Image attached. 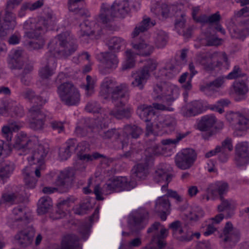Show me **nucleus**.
I'll return each mask as SVG.
<instances>
[{
    "mask_svg": "<svg viewBox=\"0 0 249 249\" xmlns=\"http://www.w3.org/2000/svg\"><path fill=\"white\" fill-rule=\"evenodd\" d=\"M100 94L105 99H110L112 103L117 102V106H125L129 98L128 85L117 82L109 78L105 79L101 85Z\"/></svg>",
    "mask_w": 249,
    "mask_h": 249,
    "instance_id": "obj_1",
    "label": "nucleus"
},
{
    "mask_svg": "<svg viewBox=\"0 0 249 249\" xmlns=\"http://www.w3.org/2000/svg\"><path fill=\"white\" fill-rule=\"evenodd\" d=\"M49 46L53 48L54 51L64 57L70 55L77 48L75 40H70L69 33L67 32L57 35Z\"/></svg>",
    "mask_w": 249,
    "mask_h": 249,
    "instance_id": "obj_2",
    "label": "nucleus"
},
{
    "mask_svg": "<svg viewBox=\"0 0 249 249\" xmlns=\"http://www.w3.org/2000/svg\"><path fill=\"white\" fill-rule=\"evenodd\" d=\"M57 93L61 101L67 106H75L80 102L79 91L71 82H64L60 84L57 87Z\"/></svg>",
    "mask_w": 249,
    "mask_h": 249,
    "instance_id": "obj_3",
    "label": "nucleus"
},
{
    "mask_svg": "<svg viewBox=\"0 0 249 249\" xmlns=\"http://www.w3.org/2000/svg\"><path fill=\"white\" fill-rule=\"evenodd\" d=\"M157 63L155 60L148 59L145 65L132 74L134 80L131 82L133 87L142 90L144 85L150 76V72L156 70Z\"/></svg>",
    "mask_w": 249,
    "mask_h": 249,
    "instance_id": "obj_4",
    "label": "nucleus"
},
{
    "mask_svg": "<svg viewBox=\"0 0 249 249\" xmlns=\"http://www.w3.org/2000/svg\"><path fill=\"white\" fill-rule=\"evenodd\" d=\"M74 175V172L72 170L61 172L57 177L55 181L57 188L45 187L43 188L42 192L47 194H52L57 190L60 193L68 192L71 187Z\"/></svg>",
    "mask_w": 249,
    "mask_h": 249,
    "instance_id": "obj_5",
    "label": "nucleus"
},
{
    "mask_svg": "<svg viewBox=\"0 0 249 249\" xmlns=\"http://www.w3.org/2000/svg\"><path fill=\"white\" fill-rule=\"evenodd\" d=\"M153 96L155 100H164L167 106H170L178 98V90L165 83L157 84L154 87Z\"/></svg>",
    "mask_w": 249,
    "mask_h": 249,
    "instance_id": "obj_6",
    "label": "nucleus"
},
{
    "mask_svg": "<svg viewBox=\"0 0 249 249\" xmlns=\"http://www.w3.org/2000/svg\"><path fill=\"white\" fill-rule=\"evenodd\" d=\"M149 218L148 212L143 208H140L133 212L129 216L128 227L132 233H138L146 226L145 221Z\"/></svg>",
    "mask_w": 249,
    "mask_h": 249,
    "instance_id": "obj_7",
    "label": "nucleus"
},
{
    "mask_svg": "<svg viewBox=\"0 0 249 249\" xmlns=\"http://www.w3.org/2000/svg\"><path fill=\"white\" fill-rule=\"evenodd\" d=\"M219 237L222 239L225 247L231 249L239 241L240 238V232L239 230L234 228L231 222H227Z\"/></svg>",
    "mask_w": 249,
    "mask_h": 249,
    "instance_id": "obj_8",
    "label": "nucleus"
},
{
    "mask_svg": "<svg viewBox=\"0 0 249 249\" xmlns=\"http://www.w3.org/2000/svg\"><path fill=\"white\" fill-rule=\"evenodd\" d=\"M223 56L225 60L226 57L224 53H210L208 52L200 53L196 57V63L203 67L206 71H212L214 70L215 66L213 61V58Z\"/></svg>",
    "mask_w": 249,
    "mask_h": 249,
    "instance_id": "obj_9",
    "label": "nucleus"
},
{
    "mask_svg": "<svg viewBox=\"0 0 249 249\" xmlns=\"http://www.w3.org/2000/svg\"><path fill=\"white\" fill-rule=\"evenodd\" d=\"M196 158V154L195 150L187 148L177 155L175 162L178 168L185 170L192 166Z\"/></svg>",
    "mask_w": 249,
    "mask_h": 249,
    "instance_id": "obj_10",
    "label": "nucleus"
},
{
    "mask_svg": "<svg viewBox=\"0 0 249 249\" xmlns=\"http://www.w3.org/2000/svg\"><path fill=\"white\" fill-rule=\"evenodd\" d=\"M12 11L5 8L4 14L0 18V37L5 36L7 31L13 30L17 24L16 15Z\"/></svg>",
    "mask_w": 249,
    "mask_h": 249,
    "instance_id": "obj_11",
    "label": "nucleus"
},
{
    "mask_svg": "<svg viewBox=\"0 0 249 249\" xmlns=\"http://www.w3.org/2000/svg\"><path fill=\"white\" fill-rule=\"evenodd\" d=\"M130 188L126 178L122 177L111 178L104 186V189L107 194H110L113 191L120 192L124 190H129Z\"/></svg>",
    "mask_w": 249,
    "mask_h": 249,
    "instance_id": "obj_12",
    "label": "nucleus"
},
{
    "mask_svg": "<svg viewBox=\"0 0 249 249\" xmlns=\"http://www.w3.org/2000/svg\"><path fill=\"white\" fill-rule=\"evenodd\" d=\"M24 28L27 30L25 32L24 36L35 39L42 38V35L47 31L45 27L38 22L34 24L31 22H26L24 24Z\"/></svg>",
    "mask_w": 249,
    "mask_h": 249,
    "instance_id": "obj_13",
    "label": "nucleus"
},
{
    "mask_svg": "<svg viewBox=\"0 0 249 249\" xmlns=\"http://www.w3.org/2000/svg\"><path fill=\"white\" fill-rule=\"evenodd\" d=\"M35 231L34 227L29 226L16 234L15 237V239L20 246L25 248L31 244L35 234Z\"/></svg>",
    "mask_w": 249,
    "mask_h": 249,
    "instance_id": "obj_14",
    "label": "nucleus"
},
{
    "mask_svg": "<svg viewBox=\"0 0 249 249\" xmlns=\"http://www.w3.org/2000/svg\"><path fill=\"white\" fill-rule=\"evenodd\" d=\"M142 129L136 125L127 124L124 126L123 129V136L124 137L123 141H121L122 148L127 146L129 138L137 139L142 134Z\"/></svg>",
    "mask_w": 249,
    "mask_h": 249,
    "instance_id": "obj_15",
    "label": "nucleus"
},
{
    "mask_svg": "<svg viewBox=\"0 0 249 249\" xmlns=\"http://www.w3.org/2000/svg\"><path fill=\"white\" fill-rule=\"evenodd\" d=\"M235 160L238 166H243L249 162V147L247 142L237 145Z\"/></svg>",
    "mask_w": 249,
    "mask_h": 249,
    "instance_id": "obj_16",
    "label": "nucleus"
},
{
    "mask_svg": "<svg viewBox=\"0 0 249 249\" xmlns=\"http://www.w3.org/2000/svg\"><path fill=\"white\" fill-rule=\"evenodd\" d=\"M171 178V175L168 173V170L163 166H159L155 171L153 177L154 181L157 183H164L161 185L162 190H165L167 189Z\"/></svg>",
    "mask_w": 249,
    "mask_h": 249,
    "instance_id": "obj_17",
    "label": "nucleus"
},
{
    "mask_svg": "<svg viewBox=\"0 0 249 249\" xmlns=\"http://www.w3.org/2000/svg\"><path fill=\"white\" fill-rule=\"evenodd\" d=\"M232 37L244 39L249 35V18L240 21L231 29Z\"/></svg>",
    "mask_w": 249,
    "mask_h": 249,
    "instance_id": "obj_18",
    "label": "nucleus"
},
{
    "mask_svg": "<svg viewBox=\"0 0 249 249\" xmlns=\"http://www.w3.org/2000/svg\"><path fill=\"white\" fill-rule=\"evenodd\" d=\"M131 45L136 54L143 56L150 55L154 49L153 46L146 43L143 40L138 41L133 39L131 42Z\"/></svg>",
    "mask_w": 249,
    "mask_h": 249,
    "instance_id": "obj_19",
    "label": "nucleus"
},
{
    "mask_svg": "<svg viewBox=\"0 0 249 249\" xmlns=\"http://www.w3.org/2000/svg\"><path fill=\"white\" fill-rule=\"evenodd\" d=\"M34 142L30 140L26 134L20 133L15 139L13 146L18 150H22L27 152L34 147Z\"/></svg>",
    "mask_w": 249,
    "mask_h": 249,
    "instance_id": "obj_20",
    "label": "nucleus"
},
{
    "mask_svg": "<svg viewBox=\"0 0 249 249\" xmlns=\"http://www.w3.org/2000/svg\"><path fill=\"white\" fill-rule=\"evenodd\" d=\"M13 213L15 216L13 226H17L20 228L28 222V215L26 213L25 208L18 206L13 210Z\"/></svg>",
    "mask_w": 249,
    "mask_h": 249,
    "instance_id": "obj_21",
    "label": "nucleus"
},
{
    "mask_svg": "<svg viewBox=\"0 0 249 249\" xmlns=\"http://www.w3.org/2000/svg\"><path fill=\"white\" fill-rule=\"evenodd\" d=\"M228 189V184L223 181H216L211 184L207 189V192L213 196L219 195V197L223 196Z\"/></svg>",
    "mask_w": 249,
    "mask_h": 249,
    "instance_id": "obj_22",
    "label": "nucleus"
},
{
    "mask_svg": "<svg viewBox=\"0 0 249 249\" xmlns=\"http://www.w3.org/2000/svg\"><path fill=\"white\" fill-rule=\"evenodd\" d=\"M48 153V151L42 145H39L33 152L32 155L28 160L31 164H38L41 166L44 162V159Z\"/></svg>",
    "mask_w": 249,
    "mask_h": 249,
    "instance_id": "obj_23",
    "label": "nucleus"
},
{
    "mask_svg": "<svg viewBox=\"0 0 249 249\" xmlns=\"http://www.w3.org/2000/svg\"><path fill=\"white\" fill-rule=\"evenodd\" d=\"M111 13L114 17L123 18L129 11L127 1H121L113 3L111 8Z\"/></svg>",
    "mask_w": 249,
    "mask_h": 249,
    "instance_id": "obj_24",
    "label": "nucleus"
},
{
    "mask_svg": "<svg viewBox=\"0 0 249 249\" xmlns=\"http://www.w3.org/2000/svg\"><path fill=\"white\" fill-rule=\"evenodd\" d=\"M108 121L104 113V110L98 107L94 110V128L98 130L105 128L108 126Z\"/></svg>",
    "mask_w": 249,
    "mask_h": 249,
    "instance_id": "obj_25",
    "label": "nucleus"
},
{
    "mask_svg": "<svg viewBox=\"0 0 249 249\" xmlns=\"http://www.w3.org/2000/svg\"><path fill=\"white\" fill-rule=\"evenodd\" d=\"M225 77L224 76H219L213 81L207 83L200 87V89L201 91L208 92L212 91L213 92L217 91L218 89L221 88L225 83Z\"/></svg>",
    "mask_w": 249,
    "mask_h": 249,
    "instance_id": "obj_26",
    "label": "nucleus"
},
{
    "mask_svg": "<svg viewBox=\"0 0 249 249\" xmlns=\"http://www.w3.org/2000/svg\"><path fill=\"white\" fill-rule=\"evenodd\" d=\"M56 17L53 11L49 8L44 9L43 15L40 17L38 22L44 27L47 28L53 26L55 23Z\"/></svg>",
    "mask_w": 249,
    "mask_h": 249,
    "instance_id": "obj_27",
    "label": "nucleus"
},
{
    "mask_svg": "<svg viewBox=\"0 0 249 249\" xmlns=\"http://www.w3.org/2000/svg\"><path fill=\"white\" fill-rule=\"evenodd\" d=\"M132 172L138 178L144 179L149 174L148 160L145 159L143 161L135 165Z\"/></svg>",
    "mask_w": 249,
    "mask_h": 249,
    "instance_id": "obj_28",
    "label": "nucleus"
},
{
    "mask_svg": "<svg viewBox=\"0 0 249 249\" xmlns=\"http://www.w3.org/2000/svg\"><path fill=\"white\" fill-rule=\"evenodd\" d=\"M217 119L213 115L203 116L199 121L197 127L202 131H207L211 128L216 123Z\"/></svg>",
    "mask_w": 249,
    "mask_h": 249,
    "instance_id": "obj_29",
    "label": "nucleus"
},
{
    "mask_svg": "<svg viewBox=\"0 0 249 249\" xmlns=\"http://www.w3.org/2000/svg\"><path fill=\"white\" fill-rule=\"evenodd\" d=\"M249 91L248 87L244 80L235 81L231 88L230 94L243 96Z\"/></svg>",
    "mask_w": 249,
    "mask_h": 249,
    "instance_id": "obj_30",
    "label": "nucleus"
},
{
    "mask_svg": "<svg viewBox=\"0 0 249 249\" xmlns=\"http://www.w3.org/2000/svg\"><path fill=\"white\" fill-rule=\"evenodd\" d=\"M76 199L70 197L61 201L57 205V210L55 212L54 219H60L64 217L66 215L67 209L70 206V203H73Z\"/></svg>",
    "mask_w": 249,
    "mask_h": 249,
    "instance_id": "obj_31",
    "label": "nucleus"
},
{
    "mask_svg": "<svg viewBox=\"0 0 249 249\" xmlns=\"http://www.w3.org/2000/svg\"><path fill=\"white\" fill-rule=\"evenodd\" d=\"M4 109L11 113L12 117H21L24 114L23 107L15 101L8 102Z\"/></svg>",
    "mask_w": 249,
    "mask_h": 249,
    "instance_id": "obj_32",
    "label": "nucleus"
},
{
    "mask_svg": "<svg viewBox=\"0 0 249 249\" xmlns=\"http://www.w3.org/2000/svg\"><path fill=\"white\" fill-rule=\"evenodd\" d=\"M115 105V108L109 112V114L118 119H122L124 118H128L130 117V108H122L124 106L119 105H116L117 102L113 103Z\"/></svg>",
    "mask_w": 249,
    "mask_h": 249,
    "instance_id": "obj_33",
    "label": "nucleus"
},
{
    "mask_svg": "<svg viewBox=\"0 0 249 249\" xmlns=\"http://www.w3.org/2000/svg\"><path fill=\"white\" fill-rule=\"evenodd\" d=\"M23 196L19 193H4L0 199V204L10 203L11 204L20 203L23 201Z\"/></svg>",
    "mask_w": 249,
    "mask_h": 249,
    "instance_id": "obj_34",
    "label": "nucleus"
},
{
    "mask_svg": "<svg viewBox=\"0 0 249 249\" xmlns=\"http://www.w3.org/2000/svg\"><path fill=\"white\" fill-rule=\"evenodd\" d=\"M52 206V202L50 197L44 196L41 197L37 203V213L43 214L48 212Z\"/></svg>",
    "mask_w": 249,
    "mask_h": 249,
    "instance_id": "obj_35",
    "label": "nucleus"
},
{
    "mask_svg": "<svg viewBox=\"0 0 249 249\" xmlns=\"http://www.w3.org/2000/svg\"><path fill=\"white\" fill-rule=\"evenodd\" d=\"M33 171L32 168L30 166L26 167L23 170V174L25 184L27 187L30 188H34L37 182V180L33 176Z\"/></svg>",
    "mask_w": 249,
    "mask_h": 249,
    "instance_id": "obj_36",
    "label": "nucleus"
},
{
    "mask_svg": "<svg viewBox=\"0 0 249 249\" xmlns=\"http://www.w3.org/2000/svg\"><path fill=\"white\" fill-rule=\"evenodd\" d=\"M42 103V101H40L38 106H32L29 108L28 116L29 119L46 118V115L41 110Z\"/></svg>",
    "mask_w": 249,
    "mask_h": 249,
    "instance_id": "obj_37",
    "label": "nucleus"
},
{
    "mask_svg": "<svg viewBox=\"0 0 249 249\" xmlns=\"http://www.w3.org/2000/svg\"><path fill=\"white\" fill-rule=\"evenodd\" d=\"M92 208V205L91 203L90 199L87 198L80 203L79 205L76 206L73 210L75 214L81 215L86 214Z\"/></svg>",
    "mask_w": 249,
    "mask_h": 249,
    "instance_id": "obj_38",
    "label": "nucleus"
},
{
    "mask_svg": "<svg viewBox=\"0 0 249 249\" xmlns=\"http://www.w3.org/2000/svg\"><path fill=\"white\" fill-rule=\"evenodd\" d=\"M102 62L106 68L108 69L115 68L118 63L116 55L112 53H102Z\"/></svg>",
    "mask_w": 249,
    "mask_h": 249,
    "instance_id": "obj_39",
    "label": "nucleus"
},
{
    "mask_svg": "<svg viewBox=\"0 0 249 249\" xmlns=\"http://www.w3.org/2000/svg\"><path fill=\"white\" fill-rule=\"evenodd\" d=\"M84 127L83 128L80 126H77L75 132L77 135L81 136H84L88 133L92 132L93 131V121L91 118H86L85 120Z\"/></svg>",
    "mask_w": 249,
    "mask_h": 249,
    "instance_id": "obj_40",
    "label": "nucleus"
},
{
    "mask_svg": "<svg viewBox=\"0 0 249 249\" xmlns=\"http://www.w3.org/2000/svg\"><path fill=\"white\" fill-rule=\"evenodd\" d=\"M9 64L12 69L20 70L24 66V62L20 51H15L12 58H11L9 61Z\"/></svg>",
    "mask_w": 249,
    "mask_h": 249,
    "instance_id": "obj_41",
    "label": "nucleus"
},
{
    "mask_svg": "<svg viewBox=\"0 0 249 249\" xmlns=\"http://www.w3.org/2000/svg\"><path fill=\"white\" fill-rule=\"evenodd\" d=\"M170 202L167 196L159 197L156 201L155 209L157 212L161 211H169L170 209Z\"/></svg>",
    "mask_w": 249,
    "mask_h": 249,
    "instance_id": "obj_42",
    "label": "nucleus"
},
{
    "mask_svg": "<svg viewBox=\"0 0 249 249\" xmlns=\"http://www.w3.org/2000/svg\"><path fill=\"white\" fill-rule=\"evenodd\" d=\"M107 44L110 50L116 52L119 51L125 44V41L122 37L114 36L108 40Z\"/></svg>",
    "mask_w": 249,
    "mask_h": 249,
    "instance_id": "obj_43",
    "label": "nucleus"
},
{
    "mask_svg": "<svg viewBox=\"0 0 249 249\" xmlns=\"http://www.w3.org/2000/svg\"><path fill=\"white\" fill-rule=\"evenodd\" d=\"M168 38V36L165 32L158 31L155 37V44L158 48H162L166 45Z\"/></svg>",
    "mask_w": 249,
    "mask_h": 249,
    "instance_id": "obj_44",
    "label": "nucleus"
},
{
    "mask_svg": "<svg viewBox=\"0 0 249 249\" xmlns=\"http://www.w3.org/2000/svg\"><path fill=\"white\" fill-rule=\"evenodd\" d=\"M45 44V40L43 38L29 41L25 43V46L30 50H38L42 49Z\"/></svg>",
    "mask_w": 249,
    "mask_h": 249,
    "instance_id": "obj_45",
    "label": "nucleus"
},
{
    "mask_svg": "<svg viewBox=\"0 0 249 249\" xmlns=\"http://www.w3.org/2000/svg\"><path fill=\"white\" fill-rule=\"evenodd\" d=\"M29 126L31 128L36 131H40L44 128L46 118L29 119Z\"/></svg>",
    "mask_w": 249,
    "mask_h": 249,
    "instance_id": "obj_46",
    "label": "nucleus"
},
{
    "mask_svg": "<svg viewBox=\"0 0 249 249\" xmlns=\"http://www.w3.org/2000/svg\"><path fill=\"white\" fill-rule=\"evenodd\" d=\"M54 73V68L47 64L43 67L39 71V75L42 79H48Z\"/></svg>",
    "mask_w": 249,
    "mask_h": 249,
    "instance_id": "obj_47",
    "label": "nucleus"
},
{
    "mask_svg": "<svg viewBox=\"0 0 249 249\" xmlns=\"http://www.w3.org/2000/svg\"><path fill=\"white\" fill-rule=\"evenodd\" d=\"M14 168V164L13 163L6 164L0 168V177L2 178H7L9 175L13 172Z\"/></svg>",
    "mask_w": 249,
    "mask_h": 249,
    "instance_id": "obj_48",
    "label": "nucleus"
},
{
    "mask_svg": "<svg viewBox=\"0 0 249 249\" xmlns=\"http://www.w3.org/2000/svg\"><path fill=\"white\" fill-rule=\"evenodd\" d=\"M169 228L172 231L175 236L178 234H181L183 232L182 223L179 220H176L171 223L169 225Z\"/></svg>",
    "mask_w": 249,
    "mask_h": 249,
    "instance_id": "obj_49",
    "label": "nucleus"
},
{
    "mask_svg": "<svg viewBox=\"0 0 249 249\" xmlns=\"http://www.w3.org/2000/svg\"><path fill=\"white\" fill-rule=\"evenodd\" d=\"M151 106H148L145 105H140L138 107V113L142 119L147 117L151 114H153L151 109Z\"/></svg>",
    "mask_w": 249,
    "mask_h": 249,
    "instance_id": "obj_50",
    "label": "nucleus"
},
{
    "mask_svg": "<svg viewBox=\"0 0 249 249\" xmlns=\"http://www.w3.org/2000/svg\"><path fill=\"white\" fill-rule=\"evenodd\" d=\"M126 61L122 67L123 70L131 69L135 65V61L134 60L133 53L131 51L128 50L126 52Z\"/></svg>",
    "mask_w": 249,
    "mask_h": 249,
    "instance_id": "obj_51",
    "label": "nucleus"
},
{
    "mask_svg": "<svg viewBox=\"0 0 249 249\" xmlns=\"http://www.w3.org/2000/svg\"><path fill=\"white\" fill-rule=\"evenodd\" d=\"M188 133L189 132H187L185 133H178L177 134L176 139H168L163 140L161 141V143L163 145H170L172 144H176L178 143L180 141H181L183 138L187 136Z\"/></svg>",
    "mask_w": 249,
    "mask_h": 249,
    "instance_id": "obj_52",
    "label": "nucleus"
},
{
    "mask_svg": "<svg viewBox=\"0 0 249 249\" xmlns=\"http://www.w3.org/2000/svg\"><path fill=\"white\" fill-rule=\"evenodd\" d=\"M91 227V225L90 223L82 224L78 228V232L81 235L82 238L84 240H86L88 237Z\"/></svg>",
    "mask_w": 249,
    "mask_h": 249,
    "instance_id": "obj_53",
    "label": "nucleus"
},
{
    "mask_svg": "<svg viewBox=\"0 0 249 249\" xmlns=\"http://www.w3.org/2000/svg\"><path fill=\"white\" fill-rule=\"evenodd\" d=\"M66 146L68 150L71 153H73L76 150H79V148L82 146V144H78L77 140L75 139H70L66 142Z\"/></svg>",
    "mask_w": 249,
    "mask_h": 249,
    "instance_id": "obj_54",
    "label": "nucleus"
},
{
    "mask_svg": "<svg viewBox=\"0 0 249 249\" xmlns=\"http://www.w3.org/2000/svg\"><path fill=\"white\" fill-rule=\"evenodd\" d=\"M245 74L243 73L242 70L238 66H234L233 70L226 76L228 79H235L244 77Z\"/></svg>",
    "mask_w": 249,
    "mask_h": 249,
    "instance_id": "obj_55",
    "label": "nucleus"
},
{
    "mask_svg": "<svg viewBox=\"0 0 249 249\" xmlns=\"http://www.w3.org/2000/svg\"><path fill=\"white\" fill-rule=\"evenodd\" d=\"M70 12L73 13V15L76 17V18H85L89 16V11L83 7L76 8Z\"/></svg>",
    "mask_w": 249,
    "mask_h": 249,
    "instance_id": "obj_56",
    "label": "nucleus"
},
{
    "mask_svg": "<svg viewBox=\"0 0 249 249\" xmlns=\"http://www.w3.org/2000/svg\"><path fill=\"white\" fill-rule=\"evenodd\" d=\"M22 95L28 99L30 102H35L36 100L40 99V96L36 95L35 92L31 89H28L22 93Z\"/></svg>",
    "mask_w": 249,
    "mask_h": 249,
    "instance_id": "obj_57",
    "label": "nucleus"
},
{
    "mask_svg": "<svg viewBox=\"0 0 249 249\" xmlns=\"http://www.w3.org/2000/svg\"><path fill=\"white\" fill-rule=\"evenodd\" d=\"M161 226V224L160 222H155L147 230V232L148 233L152 234V239L151 240L152 242L156 240V235L158 234L159 229Z\"/></svg>",
    "mask_w": 249,
    "mask_h": 249,
    "instance_id": "obj_58",
    "label": "nucleus"
},
{
    "mask_svg": "<svg viewBox=\"0 0 249 249\" xmlns=\"http://www.w3.org/2000/svg\"><path fill=\"white\" fill-rule=\"evenodd\" d=\"M220 199L221 201V203L217 207L219 212H223L224 210H230L232 208L233 204L231 201L225 199L223 196H221Z\"/></svg>",
    "mask_w": 249,
    "mask_h": 249,
    "instance_id": "obj_59",
    "label": "nucleus"
},
{
    "mask_svg": "<svg viewBox=\"0 0 249 249\" xmlns=\"http://www.w3.org/2000/svg\"><path fill=\"white\" fill-rule=\"evenodd\" d=\"M100 135L104 139H110L113 137L116 138L119 137L120 136V133L116 129L113 128L100 133Z\"/></svg>",
    "mask_w": 249,
    "mask_h": 249,
    "instance_id": "obj_60",
    "label": "nucleus"
},
{
    "mask_svg": "<svg viewBox=\"0 0 249 249\" xmlns=\"http://www.w3.org/2000/svg\"><path fill=\"white\" fill-rule=\"evenodd\" d=\"M238 124L239 125V129L242 131L247 130L249 128V119L241 115L240 113L238 116Z\"/></svg>",
    "mask_w": 249,
    "mask_h": 249,
    "instance_id": "obj_61",
    "label": "nucleus"
},
{
    "mask_svg": "<svg viewBox=\"0 0 249 249\" xmlns=\"http://www.w3.org/2000/svg\"><path fill=\"white\" fill-rule=\"evenodd\" d=\"M81 87L85 89L88 96L91 95V93H89V91L93 89V81H92V77L90 75L87 76L86 84L81 85Z\"/></svg>",
    "mask_w": 249,
    "mask_h": 249,
    "instance_id": "obj_62",
    "label": "nucleus"
},
{
    "mask_svg": "<svg viewBox=\"0 0 249 249\" xmlns=\"http://www.w3.org/2000/svg\"><path fill=\"white\" fill-rule=\"evenodd\" d=\"M220 152H229L233 149V146L231 144V140L230 138H226L222 142L221 146H220Z\"/></svg>",
    "mask_w": 249,
    "mask_h": 249,
    "instance_id": "obj_63",
    "label": "nucleus"
},
{
    "mask_svg": "<svg viewBox=\"0 0 249 249\" xmlns=\"http://www.w3.org/2000/svg\"><path fill=\"white\" fill-rule=\"evenodd\" d=\"M155 22H151V19L149 18H143V20L138 25L139 27L144 31H146L150 27L155 25Z\"/></svg>",
    "mask_w": 249,
    "mask_h": 249,
    "instance_id": "obj_64",
    "label": "nucleus"
}]
</instances>
